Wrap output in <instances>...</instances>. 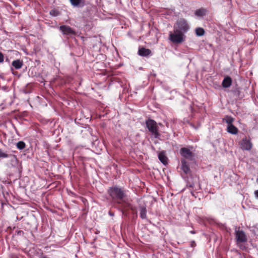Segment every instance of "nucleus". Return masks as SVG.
Instances as JSON below:
<instances>
[{
    "label": "nucleus",
    "mask_w": 258,
    "mask_h": 258,
    "mask_svg": "<svg viewBox=\"0 0 258 258\" xmlns=\"http://www.w3.org/2000/svg\"><path fill=\"white\" fill-rule=\"evenodd\" d=\"M190 233H192V234H194L195 233V231H190Z\"/></svg>",
    "instance_id": "28"
},
{
    "label": "nucleus",
    "mask_w": 258,
    "mask_h": 258,
    "mask_svg": "<svg viewBox=\"0 0 258 258\" xmlns=\"http://www.w3.org/2000/svg\"><path fill=\"white\" fill-rule=\"evenodd\" d=\"M59 30L64 35H75V31L69 26L61 25L59 27Z\"/></svg>",
    "instance_id": "8"
},
{
    "label": "nucleus",
    "mask_w": 258,
    "mask_h": 258,
    "mask_svg": "<svg viewBox=\"0 0 258 258\" xmlns=\"http://www.w3.org/2000/svg\"><path fill=\"white\" fill-rule=\"evenodd\" d=\"M254 195L256 198H258V190H256L254 191Z\"/></svg>",
    "instance_id": "26"
},
{
    "label": "nucleus",
    "mask_w": 258,
    "mask_h": 258,
    "mask_svg": "<svg viewBox=\"0 0 258 258\" xmlns=\"http://www.w3.org/2000/svg\"><path fill=\"white\" fill-rule=\"evenodd\" d=\"M17 148L19 150H23L26 147V144L23 141H19L16 144Z\"/></svg>",
    "instance_id": "20"
},
{
    "label": "nucleus",
    "mask_w": 258,
    "mask_h": 258,
    "mask_svg": "<svg viewBox=\"0 0 258 258\" xmlns=\"http://www.w3.org/2000/svg\"><path fill=\"white\" fill-rule=\"evenodd\" d=\"M109 214H110V215H113V214H112V213H111V212H109Z\"/></svg>",
    "instance_id": "30"
},
{
    "label": "nucleus",
    "mask_w": 258,
    "mask_h": 258,
    "mask_svg": "<svg viewBox=\"0 0 258 258\" xmlns=\"http://www.w3.org/2000/svg\"><path fill=\"white\" fill-rule=\"evenodd\" d=\"M196 244L194 241H192L191 242L190 245L191 247H195L196 246Z\"/></svg>",
    "instance_id": "24"
},
{
    "label": "nucleus",
    "mask_w": 258,
    "mask_h": 258,
    "mask_svg": "<svg viewBox=\"0 0 258 258\" xmlns=\"http://www.w3.org/2000/svg\"><path fill=\"white\" fill-rule=\"evenodd\" d=\"M23 233H24V232H23V231H22V230H19V231H18L17 232V234H18V235H21V234H23Z\"/></svg>",
    "instance_id": "25"
},
{
    "label": "nucleus",
    "mask_w": 258,
    "mask_h": 258,
    "mask_svg": "<svg viewBox=\"0 0 258 258\" xmlns=\"http://www.w3.org/2000/svg\"><path fill=\"white\" fill-rule=\"evenodd\" d=\"M185 36L182 33L177 30L173 29V32H170L169 35V39L172 43L180 44L184 41Z\"/></svg>",
    "instance_id": "3"
},
{
    "label": "nucleus",
    "mask_w": 258,
    "mask_h": 258,
    "mask_svg": "<svg viewBox=\"0 0 258 258\" xmlns=\"http://www.w3.org/2000/svg\"><path fill=\"white\" fill-rule=\"evenodd\" d=\"M109 199L114 203L119 204L120 206L125 201L126 197V191L123 187L114 185L109 187L107 190Z\"/></svg>",
    "instance_id": "1"
},
{
    "label": "nucleus",
    "mask_w": 258,
    "mask_h": 258,
    "mask_svg": "<svg viewBox=\"0 0 258 258\" xmlns=\"http://www.w3.org/2000/svg\"><path fill=\"white\" fill-rule=\"evenodd\" d=\"M146 125L154 138L156 139L159 138L161 135L159 132V127L157 123L154 120L148 119L146 121Z\"/></svg>",
    "instance_id": "2"
},
{
    "label": "nucleus",
    "mask_w": 258,
    "mask_h": 258,
    "mask_svg": "<svg viewBox=\"0 0 258 258\" xmlns=\"http://www.w3.org/2000/svg\"><path fill=\"white\" fill-rule=\"evenodd\" d=\"M174 30H177L178 31L182 33L183 34L186 33L189 29V26L187 21L183 18L178 19L173 27Z\"/></svg>",
    "instance_id": "4"
},
{
    "label": "nucleus",
    "mask_w": 258,
    "mask_h": 258,
    "mask_svg": "<svg viewBox=\"0 0 258 258\" xmlns=\"http://www.w3.org/2000/svg\"><path fill=\"white\" fill-rule=\"evenodd\" d=\"M240 148L243 151H250L253 147V144L250 137H244L239 142Z\"/></svg>",
    "instance_id": "5"
},
{
    "label": "nucleus",
    "mask_w": 258,
    "mask_h": 258,
    "mask_svg": "<svg viewBox=\"0 0 258 258\" xmlns=\"http://www.w3.org/2000/svg\"><path fill=\"white\" fill-rule=\"evenodd\" d=\"M152 52L150 49L144 47L140 48L138 50V54L142 56H148L150 55Z\"/></svg>",
    "instance_id": "11"
},
{
    "label": "nucleus",
    "mask_w": 258,
    "mask_h": 258,
    "mask_svg": "<svg viewBox=\"0 0 258 258\" xmlns=\"http://www.w3.org/2000/svg\"><path fill=\"white\" fill-rule=\"evenodd\" d=\"M206 10L204 8L198 9L196 11L195 14L198 17H203L206 14Z\"/></svg>",
    "instance_id": "18"
},
{
    "label": "nucleus",
    "mask_w": 258,
    "mask_h": 258,
    "mask_svg": "<svg viewBox=\"0 0 258 258\" xmlns=\"http://www.w3.org/2000/svg\"><path fill=\"white\" fill-rule=\"evenodd\" d=\"M180 154L183 157L182 159H185L186 160L192 161L194 157V154L187 148H181L180 150Z\"/></svg>",
    "instance_id": "6"
},
{
    "label": "nucleus",
    "mask_w": 258,
    "mask_h": 258,
    "mask_svg": "<svg viewBox=\"0 0 258 258\" xmlns=\"http://www.w3.org/2000/svg\"><path fill=\"white\" fill-rule=\"evenodd\" d=\"M71 4L74 7H84L85 5V0H70Z\"/></svg>",
    "instance_id": "12"
},
{
    "label": "nucleus",
    "mask_w": 258,
    "mask_h": 258,
    "mask_svg": "<svg viewBox=\"0 0 258 258\" xmlns=\"http://www.w3.org/2000/svg\"><path fill=\"white\" fill-rule=\"evenodd\" d=\"M196 33L197 36H201L204 35L205 30L202 28H198L196 29Z\"/></svg>",
    "instance_id": "21"
},
{
    "label": "nucleus",
    "mask_w": 258,
    "mask_h": 258,
    "mask_svg": "<svg viewBox=\"0 0 258 258\" xmlns=\"http://www.w3.org/2000/svg\"><path fill=\"white\" fill-rule=\"evenodd\" d=\"M40 258H49V257H47L46 255H41V256H40Z\"/></svg>",
    "instance_id": "27"
},
{
    "label": "nucleus",
    "mask_w": 258,
    "mask_h": 258,
    "mask_svg": "<svg viewBox=\"0 0 258 258\" xmlns=\"http://www.w3.org/2000/svg\"><path fill=\"white\" fill-rule=\"evenodd\" d=\"M54 12V11H51L50 12V14L52 15V12Z\"/></svg>",
    "instance_id": "29"
},
{
    "label": "nucleus",
    "mask_w": 258,
    "mask_h": 258,
    "mask_svg": "<svg viewBox=\"0 0 258 258\" xmlns=\"http://www.w3.org/2000/svg\"><path fill=\"white\" fill-rule=\"evenodd\" d=\"M236 238L238 243L245 242L247 240L246 235L242 230H237L236 231Z\"/></svg>",
    "instance_id": "7"
},
{
    "label": "nucleus",
    "mask_w": 258,
    "mask_h": 258,
    "mask_svg": "<svg viewBox=\"0 0 258 258\" xmlns=\"http://www.w3.org/2000/svg\"><path fill=\"white\" fill-rule=\"evenodd\" d=\"M158 158L161 162H162L164 165L167 164L168 158L166 157L164 151H161L159 153Z\"/></svg>",
    "instance_id": "14"
},
{
    "label": "nucleus",
    "mask_w": 258,
    "mask_h": 258,
    "mask_svg": "<svg viewBox=\"0 0 258 258\" xmlns=\"http://www.w3.org/2000/svg\"><path fill=\"white\" fill-rule=\"evenodd\" d=\"M234 120V118L229 115H226L224 118H223V121L226 122L228 124V125L232 124Z\"/></svg>",
    "instance_id": "17"
},
{
    "label": "nucleus",
    "mask_w": 258,
    "mask_h": 258,
    "mask_svg": "<svg viewBox=\"0 0 258 258\" xmlns=\"http://www.w3.org/2000/svg\"><path fill=\"white\" fill-rule=\"evenodd\" d=\"M23 64V60L20 59L15 60L12 63V65L17 70L21 69Z\"/></svg>",
    "instance_id": "16"
},
{
    "label": "nucleus",
    "mask_w": 258,
    "mask_h": 258,
    "mask_svg": "<svg viewBox=\"0 0 258 258\" xmlns=\"http://www.w3.org/2000/svg\"><path fill=\"white\" fill-rule=\"evenodd\" d=\"M181 169L185 174H188L190 172V169L187 161L185 159H181Z\"/></svg>",
    "instance_id": "10"
},
{
    "label": "nucleus",
    "mask_w": 258,
    "mask_h": 258,
    "mask_svg": "<svg viewBox=\"0 0 258 258\" xmlns=\"http://www.w3.org/2000/svg\"><path fill=\"white\" fill-rule=\"evenodd\" d=\"M4 61V55L2 52H0V62Z\"/></svg>",
    "instance_id": "23"
},
{
    "label": "nucleus",
    "mask_w": 258,
    "mask_h": 258,
    "mask_svg": "<svg viewBox=\"0 0 258 258\" xmlns=\"http://www.w3.org/2000/svg\"><path fill=\"white\" fill-rule=\"evenodd\" d=\"M147 210L145 207L142 206L140 207V217L142 219H146L147 218Z\"/></svg>",
    "instance_id": "19"
},
{
    "label": "nucleus",
    "mask_w": 258,
    "mask_h": 258,
    "mask_svg": "<svg viewBox=\"0 0 258 258\" xmlns=\"http://www.w3.org/2000/svg\"><path fill=\"white\" fill-rule=\"evenodd\" d=\"M9 157V155L3 152L2 150H0V157L1 158H8Z\"/></svg>",
    "instance_id": "22"
},
{
    "label": "nucleus",
    "mask_w": 258,
    "mask_h": 258,
    "mask_svg": "<svg viewBox=\"0 0 258 258\" xmlns=\"http://www.w3.org/2000/svg\"><path fill=\"white\" fill-rule=\"evenodd\" d=\"M232 84V79L229 77L227 76L224 78L222 81V85L224 88H228Z\"/></svg>",
    "instance_id": "15"
},
{
    "label": "nucleus",
    "mask_w": 258,
    "mask_h": 258,
    "mask_svg": "<svg viewBox=\"0 0 258 258\" xmlns=\"http://www.w3.org/2000/svg\"><path fill=\"white\" fill-rule=\"evenodd\" d=\"M120 207L123 214H124L126 211H127L128 209L132 210L133 211L135 210V208L126 201H124V202L122 203V204Z\"/></svg>",
    "instance_id": "9"
},
{
    "label": "nucleus",
    "mask_w": 258,
    "mask_h": 258,
    "mask_svg": "<svg viewBox=\"0 0 258 258\" xmlns=\"http://www.w3.org/2000/svg\"><path fill=\"white\" fill-rule=\"evenodd\" d=\"M227 132L232 135H236L238 132V129L233 124L229 125H227Z\"/></svg>",
    "instance_id": "13"
}]
</instances>
